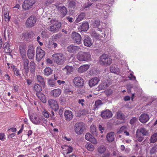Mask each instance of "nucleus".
Instances as JSON below:
<instances>
[{"label":"nucleus","mask_w":157,"mask_h":157,"mask_svg":"<svg viewBox=\"0 0 157 157\" xmlns=\"http://www.w3.org/2000/svg\"><path fill=\"white\" fill-rule=\"evenodd\" d=\"M102 104L101 101L100 100H98L95 102L94 106V110H95L97 108H98L99 106Z\"/></svg>","instance_id":"41"},{"label":"nucleus","mask_w":157,"mask_h":157,"mask_svg":"<svg viewBox=\"0 0 157 157\" xmlns=\"http://www.w3.org/2000/svg\"><path fill=\"white\" fill-rule=\"evenodd\" d=\"M61 26V23L56 22L53 25L50 27L49 30L52 32L58 31Z\"/></svg>","instance_id":"12"},{"label":"nucleus","mask_w":157,"mask_h":157,"mask_svg":"<svg viewBox=\"0 0 157 157\" xmlns=\"http://www.w3.org/2000/svg\"><path fill=\"white\" fill-rule=\"evenodd\" d=\"M63 70L66 72L67 74H70L73 70V67L72 66H66L63 69Z\"/></svg>","instance_id":"29"},{"label":"nucleus","mask_w":157,"mask_h":157,"mask_svg":"<svg viewBox=\"0 0 157 157\" xmlns=\"http://www.w3.org/2000/svg\"><path fill=\"white\" fill-rule=\"evenodd\" d=\"M75 131L77 134H82L85 129L84 124L82 122H78L75 125Z\"/></svg>","instance_id":"3"},{"label":"nucleus","mask_w":157,"mask_h":157,"mask_svg":"<svg viewBox=\"0 0 157 157\" xmlns=\"http://www.w3.org/2000/svg\"><path fill=\"white\" fill-rule=\"evenodd\" d=\"M98 151L99 153L102 154L105 152L106 148L104 146H101L98 148Z\"/></svg>","instance_id":"44"},{"label":"nucleus","mask_w":157,"mask_h":157,"mask_svg":"<svg viewBox=\"0 0 157 157\" xmlns=\"http://www.w3.org/2000/svg\"><path fill=\"white\" fill-rule=\"evenodd\" d=\"M92 35V36L96 39H99L100 40H101V37L103 38L105 35V34L102 33V35H101L99 33L98 34L95 31L93 32Z\"/></svg>","instance_id":"26"},{"label":"nucleus","mask_w":157,"mask_h":157,"mask_svg":"<svg viewBox=\"0 0 157 157\" xmlns=\"http://www.w3.org/2000/svg\"><path fill=\"white\" fill-rule=\"evenodd\" d=\"M14 72V74L16 75H19V70H18L17 68H14L13 69Z\"/></svg>","instance_id":"59"},{"label":"nucleus","mask_w":157,"mask_h":157,"mask_svg":"<svg viewBox=\"0 0 157 157\" xmlns=\"http://www.w3.org/2000/svg\"><path fill=\"white\" fill-rule=\"evenodd\" d=\"M89 28L88 24L87 23L85 22L83 23L79 28L82 31H86Z\"/></svg>","instance_id":"28"},{"label":"nucleus","mask_w":157,"mask_h":157,"mask_svg":"<svg viewBox=\"0 0 157 157\" xmlns=\"http://www.w3.org/2000/svg\"><path fill=\"white\" fill-rule=\"evenodd\" d=\"M34 3V0H25L22 5L23 8L25 10H28L31 7Z\"/></svg>","instance_id":"4"},{"label":"nucleus","mask_w":157,"mask_h":157,"mask_svg":"<svg viewBox=\"0 0 157 157\" xmlns=\"http://www.w3.org/2000/svg\"><path fill=\"white\" fill-rule=\"evenodd\" d=\"M99 62L100 64L104 65L107 66L108 64V55L104 54L100 57Z\"/></svg>","instance_id":"9"},{"label":"nucleus","mask_w":157,"mask_h":157,"mask_svg":"<svg viewBox=\"0 0 157 157\" xmlns=\"http://www.w3.org/2000/svg\"><path fill=\"white\" fill-rule=\"evenodd\" d=\"M110 71L111 72L115 73L117 74L119 73V69L117 67H115L114 65H112L110 67Z\"/></svg>","instance_id":"31"},{"label":"nucleus","mask_w":157,"mask_h":157,"mask_svg":"<svg viewBox=\"0 0 157 157\" xmlns=\"http://www.w3.org/2000/svg\"><path fill=\"white\" fill-rule=\"evenodd\" d=\"M85 67L84 66H80L78 69V71L80 73H82L84 71H86V69L85 68Z\"/></svg>","instance_id":"46"},{"label":"nucleus","mask_w":157,"mask_h":157,"mask_svg":"<svg viewBox=\"0 0 157 157\" xmlns=\"http://www.w3.org/2000/svg\"><path fill=\"white\" fill-rule=\"evenodd\" d=\"M156 148L155 147H153L150 151V153L151 155L154 154L156 151Z\"/></svg>","instance_id":"56"},{"label":"nucleus","mask_w":157,"mask_h":157,"mask_svg":"<svg viewBox=\"0 0 157 157\" xmlns=\"http://www.w3.org/2000/svg\"><path fill=\"white\" fill-rule=\"evenodd\" d=\"M85 17V15L84 13H81L79 15L78 17L77 18L75 21V23H77L83 20Z\"/></svg>","instance_id":"34"},{"label":"nucleus","mask_w":157,"mask_h":157,"mask_svg":"<svg viewBox=\"0 0 157 157\" xmlns=\"http://www.w3.org/2000/svg\"><path fill=\"white\" fill-rule=\"evenodd\" d=\"M133 87L132 85H128L127 88L128 93H130L131 92V89Z\"/></svg>","instance_id":"57"},{"label":"nucleus","mask_w":157,"mask_h":157,"mask_svg":"<svg viewBox=\"0 0 157 157\" xmlns=\"http://www.w3.org/2000/svg\"><path fill=\"white\" fill-rule=\"evenodd\" d=\"M9 32V30L8 29H6L4 31V36L5 37V39L7 38V35L8 34Z\"/></svg>","instance_id":"55"},{"label":"nucleus","mask_w":157,"mask_h":157,"mask_svg":"<svg viewBox=\"0 0 157 157\" xmlns=\"http://www.w3.org/2000/svg\"><path fill=\"white\" fill-rule=\"evenodd\" d=\"M64 115L67 121H69L73 118V114L72 112L70 111L66 110L64 113Z\"/></svg>","instance_id":"17"},{"label":"nucleus","mask_w":157,"mask_h":157,"mask_svg":"<svg viewBox=\"0 0 157 157\" xmlns=\"http://www.w3.org/2000/svg\"><path fill=\"white\" fill-rule=\"evenodd\" d=\"M44 75L48 76L52 74V70L50 67H46L44 69Z\"/></svg>","instance_id":"37"},{"label":"nucleus","mask_w":157,"mask_h":157,"mask_svg":"<svg viewBox=\"0 0 157 157\" xmlns=\"http://www.w3.org/2000/svg\"><path fill=\"white\" fill-rule=\"evenodd\" d=\"M98 128L99 130L101 132V133H102L105 129L104 127H102L101 125H99V126Z\"/></svg>","instance_id":"60"},{"label":"nucleus","mask_w":157,"mask_h":157,"mask_svg":"<svg viewBox=\"0 0 157 157\" xmlns=\"http://www.w3.org/2000/svg\"><path fill=\"white\" fill-rule=\"evenodd\" d=\"M85 147L87 149L90 151H93L94 150V146L90 143H87L85 145Z\"/></svg>","instance_id":"36"},{"label":"nucleus","mask_w":157,"mask_h":157,"mask_svg":"<svg viewBox=\"0 0 157 157\" xmlns=\"http://www.w3.org/2000/svg\"><path fill=\"white\" fill-rule=\"evenodd\" d=\"M36 21V17L33 16H30L27 19L26 24L28 27L31 28L34 25Z\"/></svg>","instance_id":"5"},{"label":"nucleus","mask_w":157,"mask_h":157,"mask_svg":"<svg viewBox=\"0 0 157 157\" xmlns=\"http://www.w3.org/2000/svg\"><path fill=\"white\" fill-rule=\"evenodd\" d=\"M64 156L65 157H76V155L73 154H72L71 155L68 154L67 155H65Z\"/></svg>","instance_id":"62"},{"label":"nucleus","mask_w":157,"mask_h":157,"mask_svg":"<svg viewBox=\"0 0 157 157\" xmlns=\"http://www.w3.org/2000/svg\"><path fill=\"white\" fill-rule=\"evenodd\" d=\"M61 90L59 89H54L51 91V94L52 96L57 97H58L61 94Z\"/></svg>","instance_id":"21"},{"label":"nucleus","mask_w":157,"mask_h":157,"mask_svg":"<svg viewBox=\"0 0 157 157\" xmlns=\"http://www.w3.org/2000/svg\"><path fill=\"white\" fill-rule=\"evenodd\" d=\"M73 82L75 85L78 86H82L84 83L83 79L80 77H75L74 79Z\"/></svg>","instance_id":"11"},{"label":"nucleus","mask_w":157,"mask_h":157,"mask_svg":"<svg viewBox=\"0 0 157 157\" xmlns=\"http://www.w3.org/2000/svg\"><path fill=\"white\" fill-rule=\"evenodd\" d=\"M117 118L123 119L125 118L124 115L121 111L118 112L117 113Z\"/></svg>","instance_id":"43"},{"label":"nucleus","mask_w":157,"mask_h":157,"mask_svg":"<svg viewBox=\"0 0 157 157\" xmlns=\"http://www.w3.org/2000/svg\"><path fill=\"white\" fill-rule=\"evenodd\" d=\"M54 0H46L45 3L46 6H48L54 2Z\"/></svg>","instance_id":"52"},{"label":"nucleus","mask_w":157,"mask_h":157,"mask_svg":"<svg viewBox=\"0 0 157 157\" xmlns=\"http://www.w3.org/2000/svg\"><path fill=\"white\" fill-rule=\"evenodd\" d=\"M92 3L90 2H88L87 3H86L84 5L83 7L84 9L86 8H89V7L92 5Z\"/></svg>","instance_id":"49"},{"label":"nucleus","mask_w":157,"mask_h":157,"mask_svg":"<svg viewBox=\"0 0 157 157\" xmlns=\"http://www.w3.org/2000/svg\"><path fill=\"white\" fill-rule=\"evenodd\" d=\"M62 148L63 149V152L64 156L65 155L70 154V153L72 152L73 150V148L67 145L63 146Z\"/></svg>","instance_id":"13"},{"label":"nucleus","mask_w":157,"mask_h":157,"mask_svg":"<svg viewBox=\"0 0 157 157\" xmlns=\"http://www.w3.org/2000/svg\"><path fill=\"white\" fill-rule=\"evenodd\" d=\"M76 1L74 0H71L68 2V7L69 10L72 11L75 7Z\"/></svg>","instance_id":"20"},{"label":"nucleus","mask_w":157,"mask_h":157,"mask_svg":"<svg viewBox=\"0 0 157 157\" xmlns=\"http://www.w3.org/2000/svg\"><path fill=\"white\" fill-rule=\"evenodd\" d=\"M84 44L85 46L90 47L92 44L90 37L87 35H85L84 37Z\"/></svg>","instance_id":"14"},{"label":"nucleus","mask_w":157,"mask_h":157,"mask_svg":"<svg viewBox=\"0 0 157 157\" xmlns=\"http://www.w3.org/2000/svg\"><path fill=\"white\" fill-rule=\"evenodd\" d=\"M45 55V52L41 48H37L36 51V58L38 61H40L44 56Z\"/></svg>","instance_id":"6"},{"label":"nucleus","mask_w":157,"mask_h":157,"mask_svg":"<svg viewBox=\"0 0 157 157\" xmlns=\"http://www.w3.org/2000/svg\"><path fill=\"white\" fill-rule=\"evenodd\" d=\"M108 87V84L105 81H103L100 85L99 86V89L100 88L101 90L105 89L106 88Z\"/></svg>","instance_id":"39"},{"label":"nucleus","mask_w":157,"mask_h":157,"mask_svg":"<svg viewBox=\"0 0 157 157\" xmlns=\"http://www.w3.org/2000/svg\"><path fill=\"white\" fill-rule=\"evenodd\" d=\"M30 70L32 73H33L35 71V67H29Z\"/></svg>","instance_id":"58"},{"label":"nucleus","mask_w":157,"mask_h":157,"mask_svg":"<svg viewBox=\"0 0 157 157\" xmlns=\"http://www.w3.org/2000/svg\"><path fill=\"white\" fill-rule=\"evenodd\" d=\"M33 90L37 92H40L42 90V88L39 84H36L33 86Z\"/></svg>","instance_id":"32"},{"label":"nucleus","mask_w":157,"mask_h":157,"mask_svg":"<svg viewBox=\"0 0 157 157\" xmlns=\"http://www.w3.org/2000/svg\"><path fill=\"white\" fill-rule=\"evenodd\" d=\"M128 78H129L130 79H136V77L132 74H130V76H128Z\"/></svg>","instance_id":"64"},{"label":"nucleus","mask_w":157,"mask_h":157,"mask_svg":"<svg viewBox=\"0 0 157 157\" xmlns=\"http://www.w3.org/2000/svg\"><path fill=\"white\" fill-rule=\"evenodd\" d=\"M78 113L79 114V116L86 115L88 113V111L85 109L79 110Z\"/></svg>","instance_id":"42"},{"label":"nucleus","mask_w":157,"mask_h":157,"mask_svg":"<svg viewBox=\"0 0 157 157\" xmlns=\"http://www.w3.org/2000/svg\"><path fill=\"white\" fill-rule=\"evenodd\" d=\"M30 118L34 124H37L39 123L40 121V119L35 115H31Z\"/></svg>","instance_id":"24"},{"label":"nucleus","mask_w":157,"mask_h":157,"mask_svg":"<svg viewBox=\"0 0 157 157\" xmlns=\"http://www.w3.org/2000/svg\"><path fill=\"white\" fill-rule=\"evenodd\" d=\"M33 34V33L32 32H25L22 34V37L25 41H28L29 40V38L32 37Z\"/></svg>","instance_id":"15"},{"label":"nucleus","mask_w":157,"mask_h":157,"mask_svg":"<svg viewBox=\"0 0 157 157\" xmlns=\"http://www.w3.org/2000/svg\"><path fill=\"white\" fill-rule=\"evenodd\" d=\"M36 95L38 98L44 103L46 102V100L44 95L41 92H37Z\"/></svg>","instance_id":"25"},{"label":"nucleus","mask_w":157,"mask_h":157,"mask_svg":"<svg viewBox=\"0 0 157 157\" xmlns=\"http://www.w3.org/2000/svg\"><path fill=\"white\" fill-rule=\"evenodd\" d=\"M48 85L51 87H53L55 86L56 81L53 79H50L48 80Z\"/></svg>","instance_id":"38"},{"label":"nucleus","mask_w":157,"mask_h":157,"mask_svg":"<svg viewBox=\"0 0 157 157\" xmlns=\"http://www.w3.org/2000/svg\"><path fill=\"white\" fill-rule=\"evenodd\" d=\"M90 129L91 132L92 133L94 136L95 135L96 136L97 134V132L95 126L94 125H92L90 127Z\"/></svg>","instance_id":"33"},{"label":"nucleus","mask_w":157,"mask_h":157,"mask_svg":"<svg viewBox=\"0 0 157 157\" xmlns=\"http://www.w3.org/2000/svg\"><path fill=\"white\" fill-rule=\"evenodd\" d=\"M29 61L28 59H25L24 60V68L25 70V71L27 75L29 71Z\"/></svg>","instance_id":"23"},{"label":"nucleus","mask_w":157,"mask_h":157,"mask_svg":"<svg viewBox=\"0 0 157 157\" xmlns=\"http://www.w3.org/2000/svg\"><path fill=\"white\" fill-rule=\"evenodd\" d=\"M149 119V117L148 115L143 113L140 116L139 120L141 122L144 123L147 122Z\"/></svg>","instance_id":"18"},{"label":"nucleus","mask_w":157,"mask_h":157,"mask_svg":"<svg viewBox=\"0 0 157 157\" xmlns=\"http://www.w3.org/2000/svg\"><path fill=\"white\" fill-rule=\"evenodd\" d=\"M136 135H141L147 136L148 133L145 128H141L140 129H138L136 131Z\"/></svg>","instance_id":"19"},{"label":"nucleus","mask_w":157,"mask_h":157,"mask_svg":"<svg viewBox=\"0 0 157 157\" xmlns=\"http://www.w3.org/2000/svg\"><path fill=\"white\" fill-rule=\"evenodd\" d=\"M52 59L55 62L59 65L63 64L66 60V58L62 53H55L52 56Z\"/></svg>","instance_id":"1"},{"label":"nucleus","mask_w":157,"mask_h":157,"mask_svg":"<svg viewBox=\"0 0 157 157\" xmlns=\"http://www.w3.org/2000/svg\"><path fill=\"white\" fill-rule=\"evenodd\" d=\"M100 21L98 20H95L94 21L93 25L94 26L97 27L100 25Z\"/></svg>","instance_id":"48"},{"label":"nucleus","mask_w":157,"mask_h":157,"mask_svg":"<svg viewBox=\"0 0 157 157\" xmlns=\"http://www.w3.org/2000/svg\"><path fill=\"white\" fill-rule=\"evenodd\" d=\"M49 105L55 111L58 110L59 106L57 101L54 100L50 99L48 101Z\"/></svg>","instance_id":"10"},{"label":"nucleus","mask_w":157,"mask_h":157,"mask_svg":"<svg viewBox=\"0 0 157 157\" xmlns=\"http://www.w3.org/2000/svg\"><path fill=\"white\" fill-rule=\"evenodd\" d=\"M99 79L98 78L96 77L92 78L89 82V85L90 87L95 86L98 82Z\"/></svg>","instance_id":"22"},{"label":"nucleus","mask_w":157,"mask_h":157,"mask_svg":"<svg viewBox=\"0 0 157 157\" xmlns=\"http://www.w3.org/2000/svg\"><path fill=\"white\" fill-rule=\"evenodd\" d=\"M101 116L104 119L107 118L108 117V110L107 109L101 112Z\"/></svg>","instance_id":"40"},{"label":"nucleus","mask_w":157,"mask_h":157,"mask_svg":"<svg viewBox=\"0 0 157 157\" xmlns=\"http://www.w3.org/2000/svg\"><path fill=\"white\" fill-rule=\"evenodd\" d=\"M71 38L76 43L80 44L81 43V37L80 35L75 32H73L71 34Z\"/></svg>","instance_id":"7"},{"label":"nucleus","mask_w":157,"mask_h":157,"mask_svg":"<svg viewBox=\"0 0 157 157\" xmlns=\"http://www.w3.org/2000/svg\"><path fill=\"white\" fill-rule=\"evenodd\" d=\"M137 120L136 118L133 117L130 121V123L131 124H132L136 122Z\"/></svg>","instance_id":"53"},{"label":"nucleus","mask_w":157,"mask_h":157,"mask_svg":"<svg viewBox=\"0 0 157 157\" xmlns=\"http://www.w3.org/2000/svg\"><path fill=\"white\" fill-rule=\"evenodd\" d=\"M26 45L23 44H20L19 45V49L21 55H24L25 53Z\"/></svg>","instance_id":"27"},{"label":"nucleus","mask_w":157,"mask_h":157,"mask_svg":"<svg viewBox=\"0 0 157 157\" xmlns=\"http://www.w3.org/2000/svg\"><path fill=\"white\" fill-rule=\"evenodd\" d=\"M35 55L34 48L33 45H29L28 47L27 55L29 59L33 58Z\"/></svg>","instance_id":"8"},{"label":"nucleus","mask_w":157,"mask_h":157,"mask_svg":"<svg viewBox=\"0 0 157 157\" xmlns=\"http://www.w3.org/2000/svg\"><path fill=\"white\" fill-rule=\"evenodd\" d=\"M91 56L90 53L86 52H79L77 55V58L78 60L83 61L89 60Z\"/></svg>","instance_id":"2"},{"label":"nucleus","mask_w":157,"mask_h":157,"mask_svg":"<svg viewBox=\"0 0 157 157\" xmlns=\"http://www.w3.org/2000/svg\"><path fill=\"white\" fill-rule=\"evenodd\" d=\"M37 80L43 86H44L45 83L44 79L40 75L37 76Z\"/></svg>","instance_id":"35"},{"label":"nucleus","mask_w":157,"mask_h":157,"mask_svg":"<svg viewBox=\"0 0 157 157\" xmlns=\"http://www.w3.org/2000/svg\"><path fill=\"white\" fill-rule=\"evenodd\" d=\"M80 48L77 46L70 45L67 47V49L68 52L71 53L76 52L79 51Z\"/></svg>","instance_id":"16"},{"label":"nucleus","mask_w":157,"mask_h":157,"mask_svg":"<svg viewBox=\"0 0 157 157\" xmlns=\"http://www.w3.org/2000/svg\"><path fill=\"white\" fill-rule=\"evenodd\" d=\"M86 140L89 141L93 144L97 143V141L95 138H86Z\"/></svg>","instance_id":"45"},{"label":"nucleus","mask_w":157,"mask_h":157,"mask_svg":"<svg viewBox=\"0 0 157 157\" xmlns=\"http://www.w3.org/2000/svg\"><path fill=\"white\" fill-rule=\"evenodd\" d=\"M10 45L8 42L6 43H4L3 46V48H6V49H7V50L9 51H8L9 52H10Z\"/></svg>","instance_id":"47"},{"label":"nucleus","mask_w":157,"mask_h":157,"mask_svg":"<svg viewBox=\"0 0 157 157\" xmlns=\"http://www.w3.org/2000/svg\"><path fill=\"white\" fill-rule=\"evenodd\" d=\"M126 127L124 126H122L120 128L119 131H118V133H120L122 132H124V130H126Z\"/></svg>","instance_id":"51"},{"label":"nucleus","mask_w":157,"mask_h":157,"mask_svg":"<svg viewBox=\"0 0 157 157\" xmlns=\"http://www.w3.org/2000/svg\"><path fill=\"white\" fill-rule=\"evenodd\" d=\"M157 140L156 138H151L150 142L151 143H154Z\"/></svg>","instance_id":"61"},{"label":"nucleus","mask_w":157,"mask_h":157,"mask_svg":"<svg viewBox=\"0 0 157 157\" xmlns=\"http://www.w3.org/2000/svg\"><path fill=\"white\" fill-rule=\"evenodd\" d=\"M42 113L45 117L46 118H48L49 117V114L47 111H46V110H44L43 112Z\"/></svg>","instance_id":"54"},{"label":"nucleus","mask_w":157,"mask_h":157,"mask_svg":"<svg viewBox=\"0 0 157 157\" xmlns=\"http://www.w3.org/2000/svg\"><path fill=\"white\" fill-rule=\"evenodd\" d=\"M9 132H15L16 131V129L15 128H11L8 130Z\"/></svg>","instance_id":"63"},{"label":"nucleus","mask_w":157,"mask_h":157,"mask_svg":"<svg viewBox=\"0 0 157 157\" xmlns=\"http://www.w3.org/2000/svg\"><path fill=\"white\" fill-rule=\"evenodd\" d=\"M60 10L61 15L63 17H64L67 13V10L66 8L63 6L60 7Z\"/></svg>","instance_id":"30"},{"label":"nucleus","mask_w":157,"mask_h":157,"mask_svg":"<svg viewBox=\"0 0 157 157\" xmlns=\"http://www.w3.org/2000/svg\"><path fill=\"white\" fill-rule=\"evenodd\" d=\"M46 21L47 22L48 25H51L52 24L54 23L55 21L54 20H52L50 18H48V19H46Z\"/></svg>","instance_id":"50"}]
</instances>
